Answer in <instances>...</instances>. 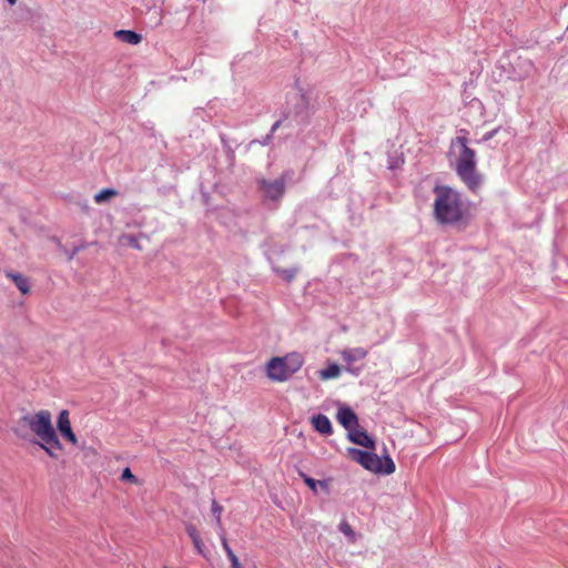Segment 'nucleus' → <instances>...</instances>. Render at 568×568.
I'll use <instances>...</instances> for the list:
<instances>
[{
	"label": "nucleus",
	"instance_id": "11",
	"mask_svg": "<svg viewBox=\"0 0 568 568\" xmlns=\"http://www.w3.org/2000/svg\"><path fill=\"white\" fill-rule=\"evenodd\" d=\"M313 427L323 435H331L333 433L331 420L327 416L318 414L312 418Z\"/></svg>",
	"mask_w": 568,
	"mask_h": 568
},
{
	"label": "nucleus",
	"instance_id": "23",
	"mask_svg": "<svg viewBox=\"0 0 568 568\" xmlns=\"http://www.w3.org/2000/svg\"><path fill=\"white\" fill-rule=\"evenodd\" d=\"M339 530L344 535L348 536L352 540H355V532L347 521L344 520L339 524Z\"/></svg>",
	"mask_w": 568,
	"mask_h": 568
},
{
	"label": "nucleus",
	"instance_id": "25",
	"mask_svg": "<svg viewBox=\"0 0 568 568\" xmlns=\"http://www.w3.org/2000/svg\"><path fill=\"white\" fill-rule=\"evenodd\" d=\"M278 273L284 280L291 282L296 275V270H280Z\"/></svg>",
	"mask_w": 568,
	"mask_h": 568
},
{
	"label": "nucleus",
	"instance_id": "28",
	"mask_svg": "<svg viewBox=\"0 0 568 568\" xmlns=\"http://www.w3.org/2000/svg\"><path fill=\"white\" fill-rule=\"evenodd\" d=\"M8 2H9L10 4H14V3L17 2V0H8Z\"/></svg>",
	"mask_w": 568,
	"mask_h": 568
},
{
	"label": "nucleus",
	"instance_id": "27",
	"mask_svg": "<svg viewBox=\"0 0 568 568\" xmlns=\"http://www.w3.org/2000/svg\"><path fill=\"white\" fill-rule=\"evenodd\" d=\"M281 122L280 121H276L273 126H272V132L276 131L280 126Z\"/></svg>",
	"mask_w": 568,
	"mask_h": 568
},
{
	"label": "nucleus",
	"instance_id": "8",
	"mask_svg": "<svg viewBox=\"0 0 568 568\" xmlns=\"http://www.w3.org/2000/svg\"><path fill=\"white\" fill-rule=\"evenodd\" d=\"M336 417L338 423L347 430H353V428L358 427V418L349 407H341Z\"/></svg>",
	"mask_w": 568,
	"mask_h": 568
},
{
	"label": "nucleus",
	"instance_id": "22",
	"mask_svg": "<svg viewBox=\"0 0 568 568\" xmlns=\"http://www.w3.org/2000/svg\"><path fill=\"white\" fill-rule=\"evenodd\" d=\"M121 480L123 481H130L131 484L138 485L139 479L135 475L132 474L131 469L129 467L124 468L121 475Z\"/></svg>",
	"mask_w": 568,
	"mask_h": 568
},
{
	"label": "nucleus",
	"instance_id": "26",
	"mask_svg": "<svg viewBox=\"0 0 568 568\" xmlns=\"http://www.w3.org/2000/svg\"><path fill=\"white\" fill-rule=\"evenodd\" d=\"M185 530H186V532H187V535H189V537H190V538H194V537H196V536H199V535H200V532H199V530L196 529V527H195L194 525H192V524H187V525L185 526Z\"/></svg>",
	"mask_w": 568,
	"mask_h": 568
},
{
	"label": "nucleus",
	"instance_id": "24",
	"mask_svg": "<svg viewBox=\"0 0 568 568\" xmlns=\"http://www.w3.org/2000/svg\"><path fill=\"white\" fill-rule=\"evenodd\" d=\"M123 239L128 242V244L136 250H142L141 244L138 239L133 235H124Z\"/></svg>",
	"mask_w": 568,
	"mask_h": 568
},
{
	"label": "nucleus",
	"instance_id": "2",
	"mask_svg": "<svg viewBox=\"0 0 568 568\" xmlns=\"http://www.w3.org/2000/svg\"><path fill=\"white\" fill-rule=\"evenodd\" d=\"M458 149L454 168L462 182L473 192H476L483 182L481 174L477 171L476 153L468 146L466 135H457L450 143V150Z\"/></svg>",
	"mask_w": 568,
	"mask_h": 568
},
{
	"label": "nucleus",
	"instance_id": "20",
	"mask_svg": "<svg viewBox=\"0 0 568 568\" xmlns=\"http://www.w3.org/2000/svg\"><path fill=\"white\" fill-rule=\"evenodd\" d=\"M191 540H192L193 546H194L195 550L197 551V554H200L203 557H206L207 551H206L205 545L201 538V535H199L194 538H191Z\"/></svg>",
	"mask_w": 568,
	"mask_h": 568
},
{
	"label": "nucleus",
	"instance_id": "17",
	"mask_svg": "<svg viewBox=\"0 0 568 568\" xmlns=\"http://www.w3.org/2000/svg\"><path fill=\"white\" fill-rule=\"evenodd\" d=\"M211 510H212V514L215 517L216 526L221 529L220 535L222 532L225 534L224 529L222 528V520H221V514L223 511V507L216 500H213L212 501Z\"/></svg>",
	"mask_w": 568,
	"mask_h": 568
},
{
	"label": "nucleus",
	"instance_id": "9",
	"mask_svg": "<svg viewBox=\"0 0 568 568\" xmlns=\"http://www.w3.org/2000/svg\"><path fill=\"white\" fill-rule=\"evenodd\" d=\"M342 359L348 365H353L355 362L364 359L368 352L363 347H354L343 349L341 353Z\"/></svg>",
	"mask_w": 568,
	"mask_h": 568
},
{
	"label": "nucleus",
	"instance_id": "4",
	"mask_svg": "<svg viewBox=\"0 0 568 568\" xmlns=\"http://www.w3.org/2000/svg\"><path fill=\"white\" fill-rule=\"evenodd\" d=\"M303 358L300 354L293 353L284 357H272L265 365L266 376L273 382H285L294 373L301 369Z\"/></svg>",
	"mask_w": 568,
	"mask_h": 568
},
{
	"label": "nucleus",
	"instance_id": "14",
	"mask_svg": "<svg viewBox=\"0 0 568 568\" xmlns=\"http://www.w3.org/2000/svg\"><path fill=\"white\" fill-rule=\"evenodd\" d=\"M220 538H221L222 547H223L224 551L226 552V556H227V558H229V560L231 562V567L232 568H242L241 564L239 561V558L236 557V555L233 552V550L229 546V542H227V539L225 537V534L222 532L220 535Z\"/></svg>",
	"mask_w": 568,
	"mask_h": 568
},
{
	"label": "nucleus",
	"instance_id": "10",
	"mask_svg": "<svg viewBox=\"0 0 568 568\" xmlns=\"http://www.w3.org/2000/svg\"><path fill=\"white\" fill-rule=\"evenodd\" d=\"M349 439L365 448H374V440L368 436V434L358 427L353 428V430H348Z\"/></svg>",
	"mask_w": 568,
	"mask_h": 568
},
{
	"label": "nucleus",
	"instance_id": "5",
	"mask_svg": "<svg viewBox=\"0 0 568 568\" xmlns=\"http://www.w3.org/2000/svg\"><path fill=\"white\" fill-rule=\"evenodd\" d=\"M351 454L354 460L361 464L365 469L373 473L390 475L396 469L395 463L389 456H385L382 459L374 453L363 452L359 449H352Z\"/></svg>",
	"mask_w": 568,
	"mask_h": 568
},
{
	"label": "nucleus",
	"instance_id": "3",
	"mask_svg": "<svg viewBox=\"0 0 568 568\" xmlns=\"http://www.w3.org/2000/svg\"><path fill=\"white\" fill-rule=\"evenodd\" d=\"M434 214L438 222L452 224L463 219V202L460 194L454 189L443 185L434 189Z\"/></svg>",
	"mask_w": 568,
	"mask_h": 568
},
{
	"label": "nucleus",
	"instance_id": "16",
	"mask_svg": "<svg viewBox=\"0 0 568 568\" xmlns=\"http://www.w3.org/2000/svg\"><path fill=\"white\" fill-rule=\"evenodd\" d=\"M118 195L119 192L114 189H102L94 195V202L100 204Z\"/></svg>",
	"mask_w": 568,
	"mask_h": 568
},
{
	"label": "nucleus",
	"instance_id": "18",
	"mask_svg": "<svg viewBox=\"0 0 568 568\" xmlns=\"http://www.w3.org/2000/svg\"><path fill=\"white\" fill-rule=\"evenodd\" d=\"M300 476L303 478L304 483L310 487V489H312L314 493H316L318 485L321 487H327L326 483L321 481V480H315V479L308 477L303 471H300Z\"/></svg>",
	"mask_w": 568,
	"mask_h": 568
},
{
	"label": "nucleus",
	"instance_id": "1",
	"mask_svg": "<svg viewBox=\"0 0 568 568\" xmlns=\"http://www.w3.org/2000/svg\"><path fill=\"white\" fill-rule=\"evenodd\" d=\"M13 432L22 439H28L32 435L51 458H58L57 450H62V444L52 423V414L48 409L22 415Z\"/></svg>",
	"mask_w": 568,
	"mask_h": 568
},
{
	"label": "nucleus",
	"instance_id": "13",
	"mask_svg": "<svg viewBox=\"0 0 568 568\" xmlns=\"http://www.w3.org/2000/svg\"><path fill=\"white\" fill-rule=\"evenodd\" d=\"M114 36L119 40L134 45L139 44L142 41V37L139 33L131 30H118L115 31Z\"/></svg>",
	"mask_w": 568,
	"mask_h": 568
},
{
	"label": "nucleus",
	"instance_id": "19",
	"mask_svg": "<svg viewBox=\"0 0 568 568\" xmlns=\"http://www.w3.org/2000/svg\"><path fill=\"white\" fill-rule=\"evenodd\" d=\"M191 540H192L193 546H194L195 550L197 551V554H200L203 557H206L207 551H206L205 545L201 538V535H199L194 538H191Z\"/></svg>",
	"mask_w": 568,
	"mask_h": 568
},
{
	"label": "nucleus",
	"instance_id": "6",
	"mask_svg": "<svg viewBox=\"0 0 568 568\" xmlns=\"http://www.w3.org/2000/svg\"><path fill=\"white\" fill-rule=\"evenodd\" d=\"M260 186L266 199L278 201L285 193V178L282 175L274 181L263 179L260 182Z\"/></svg>",
	"mask_w": 568,
	"mask_h": 568
},
{
	"label": "nucleus",
	"instance_id": "21",
	"mask_svg": "<svg viewBox=\"0 0 568 568\" xmlns=\"http://www.w3.org/2000/svg\"><path fill=\"white\" fill-rule=\"evenodd\" d=\"M191 540H192L193 546H194L195 550L197 551V554H200L203 557H206L207 551H206L205 545L201 538V535H199L194 538H191Z\"/></svg>",
	"mask_w": 568,
	"mask_h": 568
},
{
	"label": "nucleus",
	"instance_id": "15",
	"mask_svg": "<svg viewBox=\"0 0 568 568\" xmlns=\"http://www.w3.org/2000/svg\"><path fill=\"white\" fill-rule=\"evenodd\" d=\"M341 375V368L337 364H331L320 372V378L323 381L336 378Z\"/></svg>",
	"mask_w": 568,
	"mask_h": 568
},
{
	"label": "nucleus",
	"instance_id": "7",
	"mask_svg": "<svg viewBox=\"0 0 568 568\" xmlns=\"http://www.w3.org/2000/svg\"><path fill=\"white\" fill-rule=\"evenodd\" d=\"M57 427L64 439L70 442L72 445H75L78 443V438L71 427L69 410L63 409L60 412L58 416Z\"/></svg>",
	"mask_w": 568,
	"mask_h": 568
},
{
	"label": "nucleus",
	"instance_id": "12",
	"mask_svg": "<svg viewBox=\"0 0 568 568\" xmlns=\"http://www.w3.org/2000/svg\"><path fill=\"white\" fill-rule=\"evenodd\" d=\"M6 276L16 284L22 294H28L30 292V284L26 276L14 272H7Z\"/></svg>",
	"mask_w": 568,
	"mask_h": 568
}]
</instances>
